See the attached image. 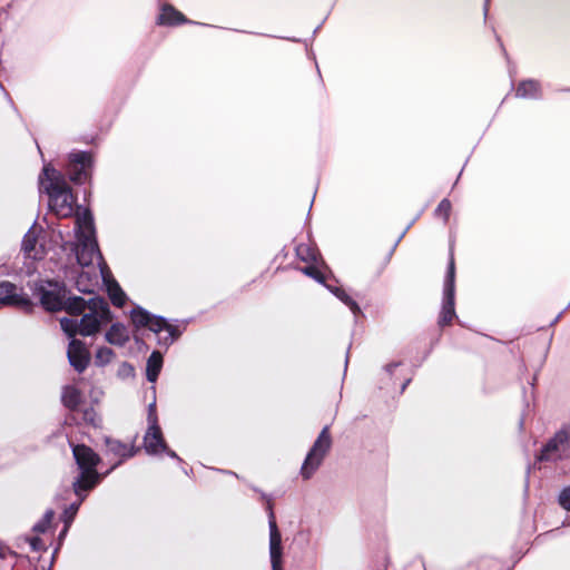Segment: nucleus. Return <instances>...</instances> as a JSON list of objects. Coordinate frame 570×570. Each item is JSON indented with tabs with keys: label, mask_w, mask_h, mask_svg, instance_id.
I'll list each match as a JSON object with an SVG mask.
<instances>
[{
	"label": "nucleus",
	"mask_w": 570,
	"mask_h": 570,
	"mask_svg": "<svg viewBox=\"0 0 570 570\" xmlns=\"http://www.w3.org/2000/svg\"><path fill=\"white\" fill-rule=\"evenodd\" d=\"M67 313L81 315L80 320L63 317L60 320L62 331L73 337L76 334L90 336L99 332L102 324L110 321L108 304L104 298L90 297L88 301L82 297H72L67 306Z\"/></svg>",
	"instance_id": "1"
},
{
	"label": "nucleus",
	"mask_w": 570,
	"mask_h": 570,
	"mask_svg": "<svg viewBox=\"0 0 570 570\" xmlns=\"http://www.w3.org/2000/svg\"><path fill=\"white\" fill-rule=\"evenodd\" d=\"M40 190L49 196L50 209L61 218L73 213L75 198L63 176L50 165H46L39 177Z\"/></svg>",
	"instance_id": "2"
},
{
	"label": "nucleus",
	"mask_w": 570,
	"mask_h": 570,
	"mask_svg": "<svg viewBox=\"0 0 570 570\" xmlns=\"http://www.w3.org/2000/svg\"><path fill=\"white\" fill-rule=\"evenodd\" d=\"M76 236L78 243L75 250L79 265L89 266L97 261L99 269L107 271L95 237L92 216L87 209L78 212L76 215Z\"/></svg>",
	"instance_id": "3"
},
{
	"label": "nucleus",
	"mask_w": 570,
	"mask_h": 570,
	"mask_svg": "<svg viewBox=\"0 0 570 570\" xmlns=\"http://www.w3.org/2000/svg\"><path fill=\"white\" fill-rule=\"evenodd\" d=\"M73 458L80 470L79 475L72 482V489L76 495H81L82 492H89L94 489L100 476L97 472L99 456L87 445H75L72 448Z\"/></svg>",
	"instance_id": "4"
},
{
	"label": "nucleus",
	"mask_w": 570,
	"mask_h": 570,
	"mask_svg": "<svg viewBox=\"0 0 570 570\" xmlns=\"http://www.w3.org/2000/svg\"><path fill=\"white\" fill-rule=\"evenodd\" d=\"M68 291L62 283L53 281H39L35 284L33 295L39 298L46 311L56 312L65 309L72 297L67 296Z\"/></svg>",
	"instance_id": "5"
},
{
	"label": "nucleus",
	"mask_w": 570,
	"mask_h": 570,
	"mask_svg": "<svg viewBox=\"0 0 570 570\" xmlns=\"http://www.w3.org/2000/svg\"><path fill=\"white\" fill-rule=\"evenodd\" d=\"M332 446V438L330 428L324 426L314 444L309 449L303 465L301 468V474L305 480H308L315 471L320 468L323 460L330 452Z\"/></svg>",
	"instance_id": "6"
},
{
	"label": "nucleus",
	"mask_w": 570,
	"mask_h": 570,
	"mask_svg": "<svg viewBox=\"0 0 570 570\" xmlns=\"http://www.w3.org/2000/svg\"><path fill=\"white\" fill-rule=\"evenodd\" d=\"M131 321L137 328L148 327L156 334L166 332L167 335L163 337L165 344H171L179 335L176 327L168 324L165 318L154 316L141 307L131 311Z\"/></svg>",
	"instance_id": "7"
},
{
	"label": "nucleus",
	"mask_w": 570,
	"mask_h": 570,
	"mask_svg": "<svg viewBox=\"0 0 570 570\" xmlns=\"http://www.w3.org/2000/svg\"><path fill=\"white\" fill-rule=\"evenodd\" d=\"M570 455V426L562 428L543 448L540 460H558Z\"/></svg>",
	"instance_id": "8"
},
{
	"label": "nucleus",
	"mask_w": 570,
	"mask_h": 570,
	"mask_svg": "<svg viewBox=\"0 0 570 570\" xmlns=\"http://www.w3.org/2000/svg\"><path fill=\"white\" fill-rule=\"evenodd\" d=\"M454 276L455 267L453 256L450 258L448 275L444 284V299L440 315V325L444 326L450 324L455 315L454 312Z\"/></svg>",
	"instance_id": "9"
},
{
	"label": "nucleus",
	"mask_w": 570,
	"mask_h": 570,
	"mask_svg": "<svg viewBox=\"0 0 570 570\" xmlns=\"http://www.w3.org/2000/svg\"><path fill=\"white\" fill-rule=\"evenodd\" d=\"M144 449L148 454L151 455L166 453L170 458L179 460L177 454L167 448L163 432L158 424H148V429L144 436Z\"/></svg>",
	"instance_id": "10"
},
{
	"label": "nucleus",
	"mask_w": 570,
	"mask_h": 570,
	"mask_svg": "<svg viewBox=\"0 0 570 570\" xmlns=\"http://www.w3.org/2000/svg\"><path fill=\"white\" fill-rule=\"evenodd\" d=\"M0 304L17 306L24 311L32 307L29 296L10 282L0 283Z\"/></svg>",
	"instance_id": "11"
},
{
	"label": "nucleus",
	"mask_w": 570,
	"mask_h": 570,
	"mask_svg": "<svg viewBox=\"0 0 570 570\" xmlns=\"http://www.w3.org/2000/svg\"><path fill=\"white\" fill-rule=\"evenodd\" d=\"M70 164L68 168L70 179L76 184H82L89 177V167L91 165V156L88 153H72L69 156Z\"/></svg>",
	"instance_id": "12"
},
{
	"label": "nucleus",
	"mask_w": 570,
	"mask_h": 570,
	"mask_svg": "<svg viewBox=\"0 0 570 570\" xmlns=\"http://www.w3.org/2000/svg\"><path fill=\"white\" fill-rule=\"evenodd\" d=\"M269 557L273 570H283L282 567V557H283V548H282V535L278 531L274 513H269Z\"/></svg>",
	"instance_id": "13"
},
{
	"label": "nucleus",
	"mask_w": 570,
	"mask_h": 570,
	"mask_svg": "<svg viewBox=\"0 0 570 570\" xmlns=\"http://www.w3.org/2000/svg\"><path fill=\"white\" fill-rule=\"evenodd\" d=\"M67 356L70 365L79 373L87 368L90 361V354L85 343L77 338L70 341Z\"/></svg>",
	"instance_id": "14"
},
{
	"label": "nucleus",
	"mask_w": 570,
	"mask_h": 570,
	"mask_svg": "<svg viewBox=\"0 0 570 570\" xmlns=\"http://www.w3.org/2000/svg\"><path fill=\"white\" fill-rule=\"evenodd\" d=\"M39 232L32 226L22 239V250L28 258L42 259L47 254V247L38 242Z\"/></svg>",
	"instance_id": "15"
},
{
	"label": "nucleus",
	"mask_w": 570,
	"mask_h": 570,
	"mask_svg": "<svg viewBox=\"0 0 570 570\" xmlns=\"http://www.w3.org/2000/svg\"><path fill=\"white\" fill-rule=\"evenodd\" d=\"M100 276L104 281V284L107 287V292L112 304L118 307L124 306L127 298L126 294L120 288L119 284L114 278H111L109 271H105V268H101Z\"/></svg>",
	"instance_id": "16"
},
{
	"label": "nucleus",
	"mask_w": 570,
	"mask_h": 570,
	"mask_svg": "<svg viewBox=\"0 0 570 570\" xmlns=\"http://www.w3.org/2000/svg\"><path fill=\"white\" fill-rule=\"evenodd\" d=\"M186 21L187 20L181 12L168 4L163 6L160 14L157 19L158 24L163 26H175Z\"/></svg>",
	"instance_id": "17"
},
{
	"label": "nucleus",
	"mask_w": 570,
	"mask_h": 570,
	"mask_svg": "<svg viewBox=\"0 0 570 570\" xmlns=\"http://www.w3.org/2000/svg\"><path fill=\"white\" fill-rule=\"evenodd\" d=\"M106 340L114 345H124L129 340V333L127 328L119 323L112 324L109 331L106 333Z\"/></svg>",
	"instance_id": "18"
},
{
	"label": "nucleus",
	"mask_w": 570,
	"mask_h": 570,
	"mask_svg": "<svg viewBox=\"0 0 570 570\" xmlns=\"http://www.w3.org/2000/svg\"><path fill=\"white\" fill-rule=\"evenodd\" d=\"M108 451L121 459L131 458L136 453L134 445L121 443L118 440L106 439Z\"/></svg>",
	"instance_id": "19"
},
{
	"label": "nucleus",
	"mask_w": 570,
	"mask_h": 570,
	"mask_svg": "<svg viewBox=\"0 0 570 570\" xmlns=\"http://www.w3.org/2000/svg\"><path fill=\"white\" fill-rule=\"evenodd\" d=\"M161 366H163V356L159 352L155 351L150 354V356L148 357V361H147V368H146V374H147V380L149 382H156L158 375H159V372L161 370Z\"/></svg>",
	"instance_id": "20"
},
{
	"label": "nucleus",
	"mask_w": 570,
	"mask_h": 570,
	"mask_svg": "<svg viewBox=\"0 0 570 570\" xmlns=\"http://www.w3.org/2000/svg\"><path fill=\"white\" fill-rule=\"evenodd\" d=\"M540 95V85L534 80L520 82L515 96L519 98H535Z\"/></svg>",
	"instance_id": "21"
},
{
	"label": "nucleus",
	"mask_w": 570,
	"mask_h": 570,
	"mask_svg": "<svg viewBox=\"0 0 570 570\" xmlns=\"http://www.w3.org/2000/svg\"><path fill=\"white\" fill-rule=\"evenodd\" d=\"M98 284V275L95 273L94 277L88 272L79 274L76 285L79 292L91 294Z\"/></svg>",
	"instance_id": "22"
},
{
	"label": "nucleus",
	"mask_w": 570,
	"mask_h": 570,
	"mask_svg": "<svg viewBox=\"0 0 570 570\" xmlns=\"http://www.w3.org/2000/svg\"><path fill=\"white\" fill-rule=\"evenodd\" d=\"M80 401L81 393L79 392V390H77L73 386H66L63 389L62 402L67 407L75 410L80 404Z\"/></svg>",
	"instance_id": "23"
},
{
	"label": "nucleus",
	"mask_w": 570,
	"mask_h": 570,
	"mask_svg": "<svg viewBox=\"0 0 570 570\" xmlns=\"http://www.w3.org/2000/svg\"><path fill=\"white\" fill-rule=\"evenodd\" d=\"M341 302H343L346 306L350 307V309L353 312V314H358L361 312L360 306L342 288L340 287H333L327 285L326 286Z\"/></svg>",
	"instance_id": "24"
},
{
	"label": "nucleus",
	"mask_w": 570,
	"mask_h": 570,
	"mask_svg": "<svg viewBox=\"0 0 570 570\" xmlns=\"http://www.w3.org/2000/svg\"><path fill=\"white\" fill-rule=\"evenodd\" d=\"M297 257L305 263H316L318 257V252L314 247L307 244H299L296 247Z\"/></svg>",
	"instance_id": "25"
},
{
	"label": "nucleus",
	"mask_w": 570,
	"mask_h": 570,
	"mask_svg": "<svg viewBox=\"0 0 570 570\" xmlns=\"http://www.w3.org/2000/svg\"><path fill=\"white\" fill-rule=\"evenodd\" d=\"M88 492H82L81 495L78 497V501L70 504V507L66 508L62 513V521L67 527H70L71 522L73 521L75 515L77 514V511L79 507L81 505L82 501L86 499Z\"/></svg>",
	"instance_id": "26"
},
{
	"label": "nucleus",
	"mask_w": 570,
	"mask_h": 570,
	"mask_svg": "<svg viewBox=\"0 0 570 570\" xmlns=\"http://www.w3.org/2000/svg\"><path fill=\"white\" fill-rule=\"evenodd\" d=\"M114 358V352L109 347H100L97 350L95 355V363L98 366H104L111 362Z\"/></svg>",
	"instance_id": "27"
},
{
	"label": "nucleus",
	"mask_w": 570,
	"mask_h": 570,
	"mask_svg": "<svg viewBox=\"0 0 570 570\" xmlns=\"http://www.w3.org/2000/svg\"><path fill=\"white\" fill-rule=\"evenodd\" d=\"M53 517V510L46 511L42 519L33 525L32 530L37 533H45L50 528Z\"/></svg>",
	"instance_id": "28"
},
{
	"label": "nucleus",
	"mask_w": 570,
	"mask_h": 570,
	"mask_svg": "<svg viewBox=\"0 0 570 570\" xmlns=\"http://www.w3.org/2000/svg\"><path fill=\"white\" fill-rule=\"evenodd\" d=\"M451 210V203L448 199H443L438 208L435 209V214L439 217H442L444 220L448 219Z\"/></svg>",
	"instance_id": "29"
},
{
	"label": "nucleus",
	"mask_w": 570,
	"mask_h": 570,
	"mask_svg": "<svg viewBox=\"0 0 570 570\" xmlns=\"http://www.w3.org/2000/svg\"><path fill=\"white\" fill-rule=\"evenodd\" d=\"M26 541L29 543L32 551H41L47 549L46 543L38 535L32 538H26Z\"/></svg>",
	"instance_id": "30"
},
{
	"label": "nucleus",
	"mask_w": 570,
	"mask_h": 570,
	"mask_svg": "<svg viewBox=\"0 0 570 570\" xmlns=\"http://www.w3.org/2000/svg\"><path fill=\"white\" fill-rule=\"evenodd\" d=\"M302 272L305 275L316 279L317 282L324 283V278H323L321 272L315 266H306V267L302 268Z\"/></svg>",
	"instance_id": "31"
},
{
	"label": "nucleus",
	"mask_w": 570,
	"mask_h": 570,
	"mask_svg": "<svg viewBox=\"0 0 570 570\" xmlns=\"http://www.w3.org/2000/svg\"><path fill=\"white\" fill-rule=\"evenodd\" d=\"M559 503L560 505L570 511V487L564 488L559 494Z\"/></svg>",
	"instance_id": "32"
},
{
	"label": "nucleus",
	"mask_w": 570,
	"mask_h": 570,
	"mask_svg": "<svg viewBox=\"0 0 570 570\" xmlns=\"http://www.w3.org/2000/svg\"><path fill=\"white\" fill-rule=\"evenodd\" d=\"M148 424H158V417L156 413V404L153 402L148 406V416H147Z\"/></svg>",
	"instance_id": "33"
},
{
	"label": "nucleus",
	"mask_w": 570,
	"mask_h": 570,
	"mask_svg": "<svg viewBox=\"0 0 570 570\" xmlns=\"http://www.w3.org/2000/svg\"><path fill=\"white\" fill-rule=\"evenodd\" d=\"M83 420L90 424H96V413L92 409L83 413Z\"/></svg>",
	"instance_id": "34"
},
{
	"label": "nucleus",
	"mask_w": 570,
	"mask_h": 570,
	"mask_svg": "<svg viewBox=\"0 0 570 570\" xmlns=\"http://www.w3.org/2000/svg\"><path fill=\"white\" fill-rule=\"evenodd\" d=\"M68 529H69V527H67V524H65L63 530H62V531L60 532V534H59V538H60V539H62V538L67 534Z\"/></svg>",
	"instance_id": "35"
},
{
	"label": "nucleus",
	"mask_w": 570,
	"mask_h": 570,
	"mask_svg": "<svg viewBox=\"0 0 570 570\" xmlns=\"http://www.w3.org/2000/svg\"><path fill=\"white\" fill-rule=\"evenodd\" d=\"M57 237H58L60 240H63V236H62L61 232H58V233H57Z\"/></svg>",
	"instance_id": "36"
}]
</instances>
